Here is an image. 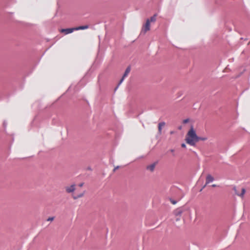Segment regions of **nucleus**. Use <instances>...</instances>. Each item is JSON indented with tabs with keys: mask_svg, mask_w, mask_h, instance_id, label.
I'll return each mask as SVG.
<instances>
[{
	"mask_svg": "<svg viewBox=\"0 0 250 250\" xmlns=\"http://www.w3.org/2000/svg\"><path fill=\"white\" fill-rule=\"evenodd\" d=\"M165 125V123L164 122H161L158 125V131L159 134H161L162 128Z\"/></svg>",
	"mask_w": 250,
	"mask_h": 250,
	"instance_id": "obj_9",
	"label": "nucleus"
},
{
	"mask_svg": "<svg viewBox=\"0 0 250 250\" xmlns=\"http://www.w3.org/2000/svg\"><path fill=\"white\" fill-rule=\"evenodd\" d=\"M150 29V21L147 19L146 21V23L144 26L142 31L145 33Z\"/></svg>",
	"mask_w": 250,
	"mask_h": 250,
	"instance_id": "obj_3",
	"label": "nucleus"
},
{
	"mask_svg": "<svg viewBox=\"0 0 250 250\" xmlns=\"http://www.w3.org/2000/svg\"><path fill=\"white\" fill-rule=\"evenodd\" d=\"M125 78H124V77L123 76L122 78L121 79V80L120 81L119 83H118V86H117V87L115 88V90L117 89V88H118V86L123 82Z\"/></svg>",
	"mask_w": 250,
	"mask_h": 250,
	"instance_id": "obj_14",
	"label": "nucleus"
},
{
	"mask_svg": "<svg viewBox=\"0 0 250 250\" xmlns=\"http://www.w3.org/2000/svg\"><path fill=\"white\" fill-rule=\"evenodd\" d=\"M207 139V138L206 137H198V138L197 139H196V143L198 142H199V141L201 140V141H205Z\"/></svg>",
	"mask_w": 250,
	"mask_h": 250,
	"instance_id": "obj_13",
	"label": "nucleus"
},
{
	"mask_svg": "<svg viewBox=\"0 0 250 250\" xmlns=\"http://www.w3.org/2000/svg\"><path fill=\"white\" fill-rule=\"evenodd\" d=\"M156 165V163H154L146 167V168L147 170H149L151 172H153L155 169Z\"/></svg>",
	"mask_w": 250,
	"mask_h": 250,
	"instance_id": "obj_7",
	"label": "nucleus"
},
{
	"mask_svg": "<svg viewBox=\"0 0 250 250\" xmlns=\"http://www.w3.org/2000/svg\"><path fill=\"white\" fill-rule=\"evenodd\" d=\"M83 193H81V194H80L79 195H77V197L79 198H81L82 197H83Z\"/></svg>",
	"mask_w": 250,
	"mask_h": 250,
	"instance_id": "obj_18",
	"label": "nucleus"
},
{
	"mask_svg": "<svg viewBox=\"0 0 250 250\" xmlns=\"http://www.w3.org/2000/svg\"><path fill=\"white\" fill-rule=\"evenodd\" d=\"M170 151H171V152H173V149H171V150H170Z\"/></svg>",
	"mask_w": 250,
	"mask_h": 250,
	"instance_id": "obj_24",
	"label": "nucleus"
},
{
	"mask_svg": "<svg viewBox=\"0 0 250 250\" xmlns=\"http://www.w3.org/2000/svg\"><path fill=\"white\" fill-rule=\"evenodd\" d=\"M130 70H131L130 66H128L126 68V69H125V71L124 74V75H123L124 78L126 77L128 75V74L130 72Z\"/></svg>",
	"mask_w": 250,
	"mask_h": 250,
	"instance_id": "obj_10",
	"label": "nucleus"
},
{
	"mask_svg": "<svg viewBox=\"0 0 250 250\" xmlns=\"http://www.w3.org/2000/svg\"><path fill=\"white\" fill-rule=\"evenodd\" d=\"M83 183H81V184L79 185V186H80V187H83Z\"/></svg>",
	"mask_w": 250,
	"mask_h": 250,
	"instance_id": "obj_22",
	"label": "nucleus"
},
{
	"mask_svg": "<svg viewBox=\"0 0 250 250\" xmlns=\"http://www.w3.org/2000/svg\"><path fill=\"white\" fill-rule=\"evenodd\" d=\"M119 168V166H117L116 167H115L114 169H113V171H115V170H116L117 169H118V168Z\"/></svg>",
	"mask_w": 250,
	"mask_h": 250,
	"instance_id": "obj_19",
	"label": "nucleus"
},
{
	"mask_svg": "<svg viewBox=\"0 0 250 250\" xmlns=\"http://www.w3.org/2000/svg\"><path fill=\"white\" fill-rule=\"evenodd\" d=\"M233 189L235 191V193L236 194H237V195L240 196V197H243L246 192V190H245V189L244 188H242V189H241V192L240 193H239L235 187H234L233 188Z\"/></svg>",
	"mask_w": 250,
	"mask_h": 250,
	"instance_id": "obj_6",
	"label": "nucleus"
},
{
	"mask_svg": "<svg viewBox=\"0 0 250 250\" xmlns=\"http://www.w3.org/2000/svg\"><path fill=\"white\" fill-rule=\"evenodd\" d=\"M156 15H154L152 17H151L150 18L149 20L150 21V22L151 21V22H154L156 21Z\"/></svg>",
	"mask_w": 250,
	"mask_h": 250,
	"instance_id": "obj_12",
	"label": "nucleus"
},
{
	"mask_svg": "<svg viewBox=\"0 0 250 250\" xmlns=\"http://www.w3.org/2000/svg\"><path fill=\"white\" fill-rule=\"evenodd\" d=\"M198 138V136L196 135L193 127L191 126L187 135L186 138L187 143L194 146L195 145L196 139Z\"/></svg>",
	"mask_w": 250,
	"mask_h": 250,
	"instance_id": "obj_1",
	"label": "nucleus"
},
{
	"mask_svg": "<svg viewBox=\"0 0 250 250\" xmlns=\"http://www.w3.org/2000/svg\"><path fill=\"white\" fill-rule=\"evenodd\" d=\"M183 212V210L181 208H177L174 211V214L175 216H180Z\"/></svg>",
	"mask_w": 250,
	"mask_h": 250,
	"instance_id": "obj_8",
	"label": "nucleus"
},
{
	"mask_svg": "<svg viewBox=\"0 0 250 250\" xmlns=\"http://www.w3.org/2000/svg\"><path fill=\"white\" fill-rule=\"evenodd\" d=\"M76 30V27L75 28H66V29H62L61 31L62 33H64L65 34H68L71 33L74 31Z\"/></svg>",
	"mask_w": 250,
	"mask_h": 250,
	"instance_id": "obj_4",
	"label": "nucleus"
},
{
	"mask_svg": "<svg viewBox=\"0 0 250 250\" xmlns=\"http://www.w3.org/2000/svg\"><path fill=\"white\" fill-rule=\"evenodd\" d=\"M170 200L171 203L172 204H173V205L176 204V203H177V201H175V200H172V199H170Z\"/></svg>",
	"mask_w": 250,
	"mask_h": 250,
	"instance_id": "obj_16",
	"label": "nucleus"
},
{
	"mask_svg": "<svg viewBox=\"0 0 250 250\" xmlns=\"http://www.w3.org/2000/svg\"><path fill=\"white\" fill-rule=\"evenodd\" d=\"M54 219V217H49L48 219H47V221H53Z\"/></svg>",
	"mask_w": 250,
	"mask_h": 250,
	"instance_id": "obj_17",
	"label": "nucleus"
},
{
	"mask_svg": "<svg viewBox=\"0 0 250 250\" xmlns=\"http://www.w3.org/2000/svg\"><path fill=\"white\" fill-rule=\"evenodd\" d=\"M75 185L74 184L72 185L70 187H67L65 188L66 191L67 193H71L75 191Z\"/></svg>",
	"mask_w": 250,
	"mask_h": 250,
	"instance_id": "obj_5",
	"label": "nucleus"
},
{
	"mask_svg": "<svg viewBox=\"0 0 250 250\" xmlns=\"http://www.w3.org/2000/svg\"><path fill=\"white\" fill-rule=\"evenodd\" d=\"M211 187H213V188H215V187H217V185H215V184H213V185H211Z\"/></svg>",
	"mask_w": 250,
	"mask_h": 250,
	"instance_id": "obj_21",
	"label": "nucleus"
},
{
	"mask_svg": "<svg viewBox=\"0 0 250 250\" xmlns=\"http://www.w3.org/2000/svg\"><path fill=\"white\" fill-rule=\"evenodd\" d=\"M188 122H189V119H185L183 120V124H187V123H188Z\"/></svg>",
	"mask_w": 250,
	"mask_h": 250,
	"instance_id": "obj_15",
	"label": "nucleus"
},
{
	"mask_svg": "<svg viewBox=\"0 0 250 250\" xmlns=\"http://www.w3.org/2000/svg\"><path fill=\"white\" fill-rule=\"evenodd\" d=\"M214 181V178L210 174H208L206 179V184L203 187V188H205L206 186L209 184L210 183L213 182Z\"/></svg>",
	"mask_w": 250,
	"mask_h": 250,
	"instance_id": "obj_2",
	"label": "nucleus"
},
{
	"mask_svg": "<svg viewBox=\"0 0 250 250\" xmlns=\"http://www.w3.org/2000/svg\"><path fill=\"white\" fill-rule=\"evenodd\" d=\"M88 28V26L87 25H84V26H80L77 27H76V30H83V29H87Z\"/></svg>",
	"mask_w": 250,
	"mask_h": 250,
	"instance_id": "obj_11",
	"label": "nucleus"
},
{
	"mask_svg": "<svg viewBox=\"0 0 250 250\" xmlns=\"http://www.w3.org/2000/svg\"><path fill=\"white\" fill-rule=\"evenodd\" d=\"M181 146L183 148H185L186 147V145L183 143L181 145Z\"/></svg>",
	"mask_w": 250,
	"mask_h": 250,
	"instance_id": "obj_20",
	"label": "nucleus"
},
{
	"mask_svg": "<svg viewBox=\"0 0 250 250\" xmlns=\"http://www.w3.org/2000/svg\"><path fill=\"white\" fill-rule=\"evenodd\" d=\"M77 198H78V197H77V196H73V199H77Z\"/></svg>",
	"mask_w": 250,
	"mask_h": 250,
	"instance_id": "obj_23",
	"label": "nucleus"
}]
</instances>
